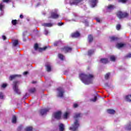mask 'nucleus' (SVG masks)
<instances>
[{"instance_id": "1", "label": "nucleus", "mask_w": 131, "mask_h": 131, "mask_svg": "<svg viewBox=\"0 0 131 131\" xmlns=\"http://www.w3.org/2000/svg\"><path fill=\"white\" fill-rule=\"evenodd\" d=\"M79 78L84 84H91L94 81V77L92 74L85 75L84 74H80Z\"/></svg>"}, {"instance_id": "2", "label": "nucleus", "mask_w": 131, "mask_h": 131, "mask_svg": "<svg viewBox=\"0 0 131 131\" xmlns=\"http://www.w3.org/2000/svg\"><path fill=\"white\" fill-rule=\"evenodd\" d=\"M81 117V114L75 113L74 115V119L75 122L74 124L70 128V130L72 131H77L78 127H79V118Z\"/></svg>"}, {"instance_id": "3", "label": "nucleus", "mask_w": 131, "mask_h": 131, "mask_svg": "<svg viewBox=\"0 0 131 131\" xmlns=\"http://www.w3.org/2000/svg\"><path fill=\"white\" fill-rule=\"evenodd\" d=\"M19 83L20 82H19V81H15L13 82V91L15 93V94H17V95H20V94H21V91L18 88V85H19Z\"/></svg>"}, {"instance_id": "4", "label": "nucleus", "mask_w": 131, "mask_h": 131, "mask_svg": "<svg viewBox=\"0 0 131 131\" xmlns=\"http://www.w3.org/2000/svg\"><path fill=\"white\" fill-rule=\"evenodd\" d=\"M128 13L126 12L118 11L117 13V16L119 19H124V18L128 17Z\"/></svg>"}, {"instance_id": "5", "label": "nucleus", "mask_w": 131, "mask_h": 131, "mask_svg": "<svg viewBox=\"0 0 131 131\" xmlns=\"http://www.w3.org/2000/svg\"><path fill=\"white\" fill-rule=\"evenodd\" d=\"M81 0H66L67 4H70L71 6L73 5H77L79 3H80Z\"/></svg>"}, {"instance_id": "6", "label": "nucleus", "mask_w": 131, "mask_h": 131, "mask_svg": "<svg viewBox=\"0 0 131 131\" xmlns=\"http://www.w3.org/2000/svg\"><path fill=\"white\" fill-rule=\"evenodd\" d=\"M57 91L58 92L57 95L58 97H59V98H63L64 97V93H65L64 89L59 87L57 89Z\"/></svg>"}, {"instance_id": "7", "label": "nucleus", "mask_w": 131, "mask_h": 131, "mask_svg": "<svg viewBox=\"0 0 131 131\" xmlns=\"http://www.w3.org/2000/svg\"><path fill=\"white\" fill-rule=\"evenodd\" d=\"M34 48L35 51H37V50H38L39 52H42V51H46V50H47V49H48V47L46 46L43 48H39L38 47V44L36 43V44H35V45L34 46Z\"/></svg>"}, {"instance_id": "8", "label": "nucleus", "mask_w": 131, "mask_h": 131, "mask_svg": "<svg viewBox=\"0 0 131 131\" xmlns=\"http://www.w3.org/2000/svg\"><path fill=\"white\" fill-rule=\"evenodd\" d=\"M61 114H62V113H61V112H57L53 114V116L56 119H61Z\"/></svg>"}, {"instance_id": "9", "label": "nucleus", "mask_w": 131, "mask_h": 131, "mask_svg": "<svg viewBox=\"0 0 131 131\" xmlns=\"http://www.w3.org/2000/svg\"><path fill=\"white\" fill-rule=\"evenodd\" d=\"M57 12H58V10H55L54 12H52L51 18H53V19H58L59 18V14Z\"/></svg>"}, {"instance_id": "10", "label": "nucleus", "mask_w": 131, "mask_h": 131, "mask_svg": "<svg viewBox=\"0 0 131 131\" xmlns=\"http://www.w3.org/2000/svg\"><path fill=\"white\" fill-rule=\"evenodd\" d=\"M4 9H5V4H4V3H2L0 4V11L1 12L0 13L1 16L4 15Z\"/></svg>"}, {"instance_id": "11", "label": "nucleus", "mask_w": 131, "mask_h": 131, "mask_svg": "<svg viewBox=\"0 0 131 131\" xmlns=\"http://www.w3.org/2000/svg\"><path fill=\"white\" fill-rule=\"evenodd\" d=\"M105 9L107 12H111L114 10V5H108V6H105Z\"/></svg>"}, {"instance_id": "12", "label": "nucleus", "mask_w": 131, "mask_h": 131, "mask_svg": "<svg viewBox=\"0 0 131 131\" xmlns=\"http://www.w3.org/2000/svg\"><path fill=\"white\" fill-rule=\"evenodd\" d=\"M62 51L65 53H70L71 51H72V48L71 47H66L62 49Z\"/></svg>"}, {"instance_id": "13", "label": "nucleus", "mask_w": 131, "mask_h": 131, "mask_svg": "<svg viewBox=\"0 0 131 131\" xmlns=\"http://www.w3.org/2000/svg\"><path fill=\"white\" fill-rule=\"evenodd\" d=\"M125 46H126V44L124 43H118L117 45H116V47L118 49H122L123 48H124V47H125Z\"/></svg>"}, {"instance_id": "14", "label": "nucleus", "mask_w": 131, "mask_h": 131, "mask_svg": "<svg viewBox=\"0 0 131 131\" xmlns=\"http://www.w3.org/2000/svg\"><path fill=\"white\" fill-rule=\"evenodd\" d=\"M49 110H50L49 108L41 110L40 111L41 115H45L47 114V113L48 112Z\"/></svg>"}, {"instance_id": "15", "label": "nucleus", "mask_w": 131, "mask_h": 131, "mask_svg": "<svg viewBox=\"0 0 131 131\" xmlns=\"http://www.w3.org/2000/svg\"><path fill=\"white\" fill-rule=\"evenodd\" d=\"M59 131H64L65 130V126L62 123H59L58 125Z\"/></svg>"}, {"instance_id": "16", "label": "nucleus", "mask_w": 131, "mask_h": 131, "mask_svg": "<svg viewBox=\"0 0 131 131\" xmlns=\"http://www.w3.org/2000/svg\"><path fill=\"white\" fill-rule=\"evenodd\" d=\"M21 77V75H12L9 77V79L10 80H13V79H16V77Z\"/></svg>"}, {"instance_id": "17", "label": "nucleus", "mask_w": 131, "mask_h": 131, "mask_svg": "<svg viewBox=\"0 0 131 131\" xmlns=\"http://www.w3.org/2000/svg\"><path fill=\"white\" fill-rule=\"evenodd\" d=\"M98 0H91V6L92 8H95L97 6Z\"/></svg>"}, {"instance_id": "18", "label": "nucleus", "mask_w": 131, "mask_h": 131, "mask_svg": "<svg viewBox=\"0 0 131 131\" xmlns=\"http://www.w3.org/2000/svg\"><path fill=\"white\" fill-rule=\"evenodd\" d=\"M80 35V34H79V32H76L73 34H72L71 36L72 37H78Z\"/></svg>"}, {"instance_id": "19", "label": "nucleus", "mask_w": 131, "mask_h": 131, "mask_svg": "<svg viewBox=\"0 0 131 131\" xmlns=\"http://www.w3.org/2000/svg\"><path fill=\"white\" fill-rule=\"evenodd\" d=\"M124 99L127 102H131V95L125 96Z\"/></svg>"}, {"instance_id": "20", "label": "nucleus", "mask_w": 131, "mask_h": 131, "mask_svg": "<svg viewBox=\"0 0 131 131\" xmlns=\"http://www.w3.org/2000/svg\"><path fill=\"white\" fill-rule=\"evenodd\" d=\"M100 62L101 63H103V64H106V63H108L109 61L107 58H101L100 60Z\"/></svg>"}, {"instance_id": "21", "label": "nucleus", "mask_w": 131, "mask_h": 131, "mask_svg": "<svg viewBox=\"0 0 131 131\" xmlns=\"http://www.w3.org/2000/svg\"><path fill=\"white\" fill-rule=\"evenodd\" d=\"M42 25V26H45V27H52L53 24L51 23H49L43 24Z\"/></svg>"}, {"instance_id": "22", "label": "nucleus", "mask_w": 131, "mask_h": 131, "mask_svg": "<svg viewBox=\"0 0 131 131\" xmlns=\"http://www.w3.org/2000/svg\"><path fill=\"white\" fill-rule=\"evenodd\" d=\"M107 113L108 114H114V113H115V111L112 109H108L107 110Z\"/></svg>"}, {"instance_id": "23", "label": "nucleus", "mask_w": 131, "mask_h": 131, "mask_svg": "<svg viewBox=\"0 0 131 131\" xmlns=\"http://www.w3.org/2000/svg\"><path fill=\"white\" fill-rule=\"evenodd\" d=\"M125 129L126 130H131V122L125 126Z\"/></svg>"}, {"instance_id": "24", "label": "nucleus", "mask_w": 131, "mask_h": 131, "mask_svg": "<svg viewBox=\"0 0 131 131\" xmlns=\"http://www.w3.org/2000/svg\"><path fill=\"white\" fill-rule=\"evenodd\" d=\"M58 58H59V59L61 60V61H63V60H64V59H65V57H64V55H63L61 54H58Z\"/></svg>"}, {"instance_id": "25", "label": "nucleus", "mask_w": 131, "mask_h": 131, "mask_svg": "<svg viewBox=\"0 0 131 131\" xmlns=\"http://www.w3.org/2000/svg\"><path fill=\"white\" fill-rule=\"evenodd\" d=\"M69 112H67L63 114V118L64 119H67V118L68 117V115H69Z\"/></svg>"}, {"instance_id": "26", "label": "nucleus", "mask_w": 131, "mask_h": 131, "mask_svg": "<svg viewBox=\"0 0 131 131\" xmlns=\"http://www.w3.org/2000/svg\"><path fill=\"white\" fill-rule=\"evenodd\" d=\"M16 122H17V118L16 117V116H13L12 117V123H16Z\"/></svg>"}, {"instance_id": "27", "label": "nucleus", "mask_w": 131, "mask_h": 131, "mask_svg": "<svg viewBox=\"0 0 131 131\" xmlns=\"http://www.w3.org/2000/svg\"><path fill=\"white\" fill-rule=\"evenodd\" d=\"M46 69L48 72H50L51 70V65L48 64L46 65Z\"/></svg>"}, {"instance_id": "28", "label": "nucleus", "mask_w": 131, "mask_h": 131, "mask_svg": "<svg viewBox=\"0 0 131 131\" xmlns=\"http://www.w3.org/2000/svg\"><path fill=\"white\" fill-rule=\"evenodd\" d=\"M94 53H95V51L94 50H89L88 51V56H92Z\"/></svg>"}, {"instance_id": "29", "label": "nucleus", "mask_w": 131, "mask_h": 131, "mask_svg": "<svg viewBox=\"0 0 131 131\" xmlns=\"http://www.w3.org/2000/svg\"><path fill=\"white\" fill-rule=\"evenodd\" d=\"M88 40L89 42H92V41H93V36L92 35H89L88 36Z\"/></svg>"}, {"instance_id": "30", "label": "nucleus", "mask_w": 131, "mask_h": 131, "mask_svg": "<svg viewBox=\"0 0 131 131\" xmlns=\"http://www.w3.org/2000/svg\"><path fill=\"white\" fill-rule=\"evenodd\" d=\"M110 41H114V40H115V36H110Z\"/></svg>"}, {"instance_id": "31", "label": "nucleus", "mask_w": 131, "mask_h": 131, "mask_svg": "<svg viewBox=\"0 0 131 131\" xmlns=\"http://www.w3.org/2000/svg\"><path fill=\"white\" fill-rule=\"evenodd\" d=\"M18 43V40H14L13 42V45L14 46V47H16V46H17Z\"/></svg>"}, {"instance_id": "32", "label": "nucleus", "mask_w": 131, "mask_h": 131, "mask_svg": "<svg viewBox=\"0 0 131 131\" xmlns=\"http://www.w3.org/2000/svg\"><path fill=\"white\" fill-rule=\"evenodd\" d=\"M118 3H122V4H125L127 2V0H117Z\"/></svg>"}, {"instance_id": "33", "label": "nucleus", "mask_w": 131, "mask_h": 131, "mask_svg": "<svg viewBox=\"0 0 131 131\" xmlns=\"http://www.w3.org/2000/svg\"><path fill=\"white\" fill-rule=\"evenodd\" d=\"M110 59H111V61L114 62V61H115V56L114 55L111 56Z\"/></svg>"}, {"instance_id": "34", "label": "nucleus", "mask_w": 131, "mask_h": 131, "mask_svg": "<svg viewBox=\"0 0 131 131\" xmlns=\"http://www.w3.org/2000/svg\"><path fill=\"white\" fill-rule=\"evenodd\" d=\"M116 29L117 30H120L121 29V25L120 24L117 25Z\"/></svg>"}, {"instance_id": "35", "label": "nucleus", "mask_w": 131, "mask_h": 131, "mask_svg": "<svg viewBox=\"0 0 131 131\" xmlns=\"http://www.w3.org/2000/svg\"><path fill=\"white\" fill-rule=\"evenodd\" d=\"M36 90L35 88H32L29 90V92L31 93V94L34 93L35 92Z\"/></svg>"}, {"instance_id": "36", "label": "nucleus", "mask_w": 131, "mask_h": 131, "mask_svg": "<svg viewBox=\"0 0 131 131\" xmlns=\"http://www.w3.org/2000/svg\"><path fill=\"white\" fill-rule=\"evenodd\" d=\"M25 130L26 131H31L32 130V127H27Z\"/></svg>"}, {"instance_id": "37", "label": "nucleus", "mask_w": 131, "mask_h": 131, "mask_svg": "<svg viewBox=\"0 0 131 131\" xmlns=\"http://www.w3.org/2000/svg\"><path fill=\"white\" fill-rule=\"evenodd\" d=\"M60 43H61V42H60V41H56L54 43V46H55V47H57V46H59V45H60Z\"/></svg>"}, {"instance_id": "38", "label": "nucleus", "mask_w": 131, "mask_h": 131, "mask_svg": "<svg viewBox=\"0 0 131 131\" xmlns=\"http://www.w3.org/2000/svg\"><path fill=\"white\" fill-rule=\"evenodd\" d=\"M12 24H13V25H16L17 24V20H16V19L12 20Z\"/></svg>"}, {"instance_id": "39", "label": "nucleus", "mask_w": 131, "mask_h": 131, "mask_svg": "<svg viewBox=\"0 0 131 131\" xmlns=\"http://www.w3.org/2000/svg\"><path fill=\"white\" fill-rule=\"evenodd\" d=\"M109 76H110V73H107L105 76V79H108L109 78Z\"/></svg>"}, {"instance_id": "40", "label": "nucleus", "mask_w": 131, "mask_h": 131, "mask_svg": "<svg viewBox=\"0 0 131 131\" xmlns=\"http://www.w3.org/2000/svg\"><path fill=\"white\" fill-rule=\"evenodd\" d=\"M49 33H50V32H49V31H48V30L45 29V31H44V34H45V35H48V34H49Z\"/></svg>"}, {"instance_id": "41", "label": "nucleus", "mask_w": 131, "mask_h": 131, "mask_svg": "<svg viewBox=\"0 0 131 131\" xmlns=\"http://www.w3.org/2000/svg\"><path fill=\"white\" fill-rule=\"evenodd\" d=\"M83 23H84L86 26H89V22L88 21V20H85L84 21H83Z\"/></svg>"}, {"instance_id": "42", "label": "nucleus", "mask_w": 131, "mask_h": 131, "mask_svg": "<svg viewBox=\"0 0 131 131\" xmlns=\"http://www.w3.org/2000/svg\"><path fill=\"white\" fill-rule=\"evenodd\" d=\"M91 101H92V102H96L97 101V96H95L94 99H91Z\"/></svg>"}, {"instance_id": "43", "label": "nucleus", "mask_w": 131, "mask_h": 131, "mask_svg": "<svg viewBox=\"0 0 131 131\" xmlns=\"http://www.w3.org/2000/svg\"><path fill=\"white\" fill-rule=\"evenodd\" d=\"M3 3H6L7 4H8V3H10L12 2V0H3Z\"/></svg>"}, {"instance_id": "44", "label": "nucleus", "mask_w": 131, "mask_h": 131, "mask_svg": "<svg viewBox=\"0 0 131 131\" xmlns=\"http://www.w3.org/2000/svg\"><path fill=\"white\" fill-rule=\"evenodd\" d=\"M0 99H4V94L2 92H0Z\"/></svg>"}, {"instance_id": "45", "label": "nucleus", "mask_w": 131, "mask_h": 131, "mask_svg": "<svg viewBox=\"0 0 131 131\" xmlns=\"http://www.w3.org/2000/svg\"><path fill=\"white\" fill-rule=\"evenodd\" d=\"M96 20L97 22H98V23H100L101 22V19L98 17L96 18Z\"/></svg>"}, {"instance_id": "46", "label": "nucleus", "mask_w": 131, "mask_h": 131, "mask_svg": "<svg viewBox=\"0 0 131 131\" xmlns=\"http://www.w3.org/2000/svg\"><path fill=\"white\" fill-rule=\"evenodd\" d=\"M7 84L6 83H4L2 84V88H3V89H5V88H6L7 86Z\"/></svg>"}, {"instance_id": "47", "label": "nucleus", "mask_w": 131, "mask_h": 131, "mask_svg": "<svg viewBox=\"0 0 131 131\" xmlns=\"http://www.w3.org/2000/svg\"><path fill=\"white\" fill-rule=\"evenodd\" d=\"M73 107L74 108H77V107H78V104H77V103H74L73 105Z\"/></svg>"}, {"instance_id": "48", "label": "nucleus", "mask_w": 131, "mask_h": 131, "mask_svg": "<svg viewBox=\"0 0 131 131\" xmlns=\"http://www.w3.org/2000/svg\"><path fill=\"white\" fill-rule=\"evenodd\" d=\"M126 58H131V54H128L127 55H126Z\"/></svg>"}, {"instance_id": "49", "label": "nucleus", "mask_w": 131, "mask_h": 131, "mask_svg": "<svg viewBox=\"0 0 131 131\" xmlns=\"http://www.w3.org/2000/svg\"><path fill=\"white\" fill-rule=\"evenodd\" d=\"M63 24H64L63 23H58L57 24V25H58V26H62V25H63Z\"/></svg>"}, {"instance_id": "50", "label": "nucleus", "mask_w": 131, "mask_h": 131, "mask_svg": "<svg viewBox=\"0 0 131 131\" xmlns=\"http://www.w3.org/2000/svg\"><path fill=\"white\" fill-rule=\"evenodd\" d=\"M2 38H3V39H4V40H5V39H6L7 38L6 37V36L3 35V36H2Z\"/></svg>"}, {"instance_id": "51", "label": "nucleus", "mask_w": 131, "mask_h": 131, "mask_svg": "<svg viewBox=\"0 0 131 131\" xmlns=\"http://www.w3.org/2000/svg\"><path fill=\"white\" fill-rule=\"evenodd\" d=\"M23 74L24 75H27V74H28V72H25Z\"/></svg>"}, {"instance_id": "52", "label": "nucleus", "mask_w": 131, "mask_h": 131, "mask_svg": "<svg viewBox=\"0 0 131 131\" xmlns=\"http://www.w3.org/2000/svg\"><path fill=\"white\" fill-rule=\"evenodd\" d=\"M19 17H20V19H23V18H24V16L22 14H20Z\"/></svg>"}, {"instance_id": "53", "label": "nucleus", "mask_w": 131, "mask_h": 131, "mask_svg": "<svg viewBox=\"0 0 131 131\" xmlns=\"http://www.w3.org/2000/svg\"><path fill=\"white\" fill-rule=\"evenodd\" d=\"M27 33V32H24L23 34V36H25V35Z\"/></svg>"}, {"instance_id": "54", "label": "nucleus", "mask_w": 131, "mask_h": 131, "mask_svg": "<svg viewBox=\"0 0 131 131\" xmlns=\"http://www.w3.org/2000/svg\"><path fill=\"white\" fill-rule=\"evenodd\" d=\"M32 83H33V84L36 83V81H33L32 82Z\"/></svg>"}, {"instance_id": "55", "label": "nucleus", "mask_w": 131, "mask_h": 131, "mask_svg": "<svg viewBox=\"0 0 131 131\" xmlns=\"http://www.w3.org/2000/svg\"><path fill=\"white\" fill-rule=\"evenodd\" d=\"M67 72H68V71H66L64 72V74H67Z\"/></svg>"}, {"instance_id": "56", "label": "nucleus", "mask_w": 131, "mask_h": 131, "mask_svg": "<svg viewBox=\"0 0 131 131\" xmlns=\"http://www.w3.org/2000/svg\"><path fill=\"white\" fill-rule=\"evenodd\" d=\"M24 41H26V39H25V38H24Z\"/></svg>"}, {"instance_id": "57", "label": "nucleus", "mask_w": 131, "mask_h": 131, "mask_svg": "<svg viewBox=\"0 0 131 131\" xmlns=\"http://www.w3.org/2000/svg\"><path fill=\"white\" fill-rule=\"evenodd\" d=\"M38 6H39V4H38L37 5V7H38Z\"/></svg>"}, {"instance_id": "58", "label": "nucleus", "mask_w": 131, "mask_h": 131, "mask_svg": "<svg viewBox=\"0 0 131 131\" xmlns=\"http://www.w3.org/2000/svg\"><path fill=\"white\" fill-rule=\"evenodd\" d=\"M18 129H21V127H18Z\"/></svg>"}, {"instance_id": "59", "label": "nucleus", "mask_w": 131, "mask_h": 131, "mask_svg": "<svg viewBox=\"0 0 131 131\" xmlns=\"http://www.w3.org/2000/svg\"><path fill=\"white\" fill-rule=\"evenodd\" d=\"M115 39L116 40V38H115Z\"/></svg>"}, {"instance_id": "60", "label": "nucleus", "mask_w": 131, "mask_h": 131, "mask_svg": "<svg viewBox=\"0 0 131 131\" xmlns=\"http://www.w3.org/2000/svg\"><path fill=\"white\" fill-rule=\"evenodd\" d=\"M108 1H111V0H108Z\"/></svg>"}, {"instance_id": "61", "label": "nucleus", "mask_w": 131, "mask_h": 131, "mask_svg": "<svg viewBox=\"0 0 131 131\" xmlns=\"http://www.w3.org/2000/svg\"><path fill=\"white\" fill-rule=\"evenodd\" d=\"M1 131V130H0Z\"/></svg>"}]
</instances>
